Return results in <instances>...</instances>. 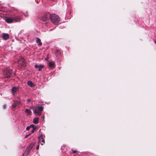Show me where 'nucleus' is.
Returning a JSON list of instances; mask_svg holds the SVG:
<instances>
[{"label": "nucleus", "mask_w": 156, "mask_h": 156, "mask_svg": "<svg viewBox=\"0 0 156 156\" xmlns=\"http://www.w3.org/2000/svg\"><path fill=\"white\" fill-rule=\"evenodd\" d=\"M49 18L51 22L55 24H57L60 21V18L55 14H51L49 16Z\"/></svg>", "instance_id": "1"}, {"label": "nucleus", "mask_w": 156, "mask_h": 156, "mask_svg": "<svg viewBox=\"0 0 156 156\" xmlns=\"http://www.w3.org/2000/svg\"><path fill=\"white\" fill-rule=\"evenodd\" d=\"M3 72L4 77L7 78H9L13 75L12 70L9 69H5Z\"/></svg>", "instance_id": "2"}, {"label": "nucleus", "mask_w": 156, "mask_h": 156, "mask_svg": "<svg viewBox=\"0 0 156 156\" xmlns=\"http://www.w3.org/2000/svg\"><path fill=\"white\" fill-rule=\"evenodd\" d=\"M43 109V107L41 106L38 107H35L34 111V114L36 116H40L41 114Z\"/></svg>", "instance_id": "3"}, {"label": "nucleus", "mask_w": 156, "mask_h": 156, "mask_svg": "<svg viewBox=\"0 0 156 156\" xmlns=\"http://www.w3.org/2000/svg\"><path fill=\"white\" fill-rule=\"evenodd\" d=\"M18 66L21 68L24 67L26 66V62L24 59L21 57H20L18 60Z\"/></svg>", "instance_id": "4"}, {"label": "nucleus", "mask_w": 156, "mask_h": 156, "mask_svg": "<svg viewBox=\"0 0 156 156\" xmlns=\"http://www.w3.org/2000/svg\"><path fill=\"white\" fill-rule=\"evenodd\" d=\"M39 142L41 143V145H43L45 143L44 140L43 139V135H40L38 137Z\"/></svg>", "instance_id": "5"}, {"label": "nucleus", "mask_w": 156, "mask_h": 156, "mask_svg": "<svg viewBox=\"0 0 156 156\" xmlns=\"http://www.w3.org/2000/svg\"><path fill=\"white\" fill-rule=\"evenodd\" d=\"M13 23L20 22L22 19V17L20 16H17L13 17Z\"/></svg>", "instance_id": "6"}, {"label": "nucleus", "mask_w": 156, "mask_h": 156, "mask_svg": "<svg viewBox=\"0 0 156 156\" xmlns=\"http://www.w3.org/2000/svg\"><path fill=\"white\" fill-rule=\"evenodd\" d=\"M5 21L8 23H13V17H9L6 18Z\"/></svg>", "instance_id": "7"}, {"label": "nucleus", "mask_w": 156, "mask_h": 156, "mask_svg": "<svg viewBox=\"0 0 156 156\" xmlns=\"http://www.w3.org/2000/svg\"><path fill=\"white\" fill-rule=\"evenodd\" d=\"M19 89V87H12V91L13 94H14L16 92L18 91Z\"/></svg>", "instance_id": "8"}, {"label": "nucleus", "mask_w": 156, "mask_h": 156, "mask_svg": "<svg viewBox=\"0 0 156 156\" xmlns=\"http://www.w3.org/2000/svg\"><path fill=\"white\" fill-rule=\"evenodd\" d=\"M34 144H31L29 147L27 148L26 151L25 152V153L28 154V153L30 152Z\"/></svg>", "instance_id": "9"}, {"label": "nucleus", "mask_w": 156, "mask_h": 156, "mask_svg": "<svg viewBox=\"0 0 156 156\" xmlns=\"http://www.w3.org/2000/svg\"><path fill=\"white\" fill-rule=\"evenodd\" d=\"M34 144H31L29 147L27 148L26 151L25 152V153L28 154V153L30 152Z\"/></svg>", "instance_id": "10"}, {"label": "nucleus", "mask_w": 156, "mask_h": 156, "mask_svg": "<svg viewBox=\"0 0 156 156\" xmlns=\"http://www.w3.org/2000/svg\"><path fill=\"white\" fill-rule=\"evenodd\" d=\"M2 37L4 40H6L9 38V35L7 34L3 33L2 34Z\"/></svg>", "instance_id": "11"}, {"label": "nucleus", "mask_w": 156, "mask_h": 156, "mask_svg": "<svg viewBox=\"0 0 156 156\" xmlns=\"http://www.w3.org/2000/svg\"><path fill=\"white\" fill-rule=\"evenodd\" d=\"M34 67L36 69L38 68V70L39 71H41V69L44 67V65H35Z\"/></svg>", "instance_id": "12"}, {"label": "nucleus", "mask_w": 156, "mask_h": 156, "mask_svg": "<svg viewBox=\"0 0 156 156\" xmlns=\"http://www.w3.org/2000/svg\"><path fill=\"white\" fill-rule=\"evenodd\" d=\"M48 18L45 15L42 16L41 18V20L44 22L48 20Z\"/></svg>", "instance_id": "13"}, {"label": "nucleus", "mask_w": 156, "mask_h": 156, "mask_svg": "<svg viewBox=\"0 0 156 156\" xmlns=\"http://www.w3.org/2000/svg\"><path fill=\"white\" fill-rule=\"evenodd\" d=\"M27 83L29 86L31 87H34L35 86V84L31 81H28Z\"/></svg>", "instance_id": "14"}, {"label": "nucleus", "mask_w": 156, "mask_h": 156, "mask_svg": "<svg viewBox=\"0 0 156 156\" xmlns=\"http://www.w3.org/2000/svg\"><path fill=\"white\" fill-rule=\"evenodd\" d=\"M36 43H38V45L39 46H41L42 45V43L41 42L40 39L38 38H37Z\"/></svg>", "instance_id": "15"}, {"label": "nucleus", "mask_w": 156, "mask_h": 156, "mask_svg": "<svg viewBox=\"0 0 156 156\" xmlns=\"http://www.w3.org/2000/svg\"><path fill=\"white\" fill-rule=\"evenodd\" d=\"M39 121V118L38 117L34 118L33 119V122L35 124H37Z\"/></svg>", "instance_id": "16"}, {"label": "nucleus", "mask_w": 156, "mask_h": 156, "mask_svg": "<svg viewBox=\"0 0 156 156\" xmlns=\"http://www.w3.org/2000/svg\"><path fill=\"white\" fill-rule=\"evenodd\" d=\"M16 101H14V103L12 105V109H14L17 105H18L17 104H16Z\"/></svg>", "instance_id": "17"}, {"label": "nucleus", "mask_w": 156, "mask_h": 156, "mask_svg": "<svg viewBox=\"0 0 156 156\" xmlns=\"http://www.w3.org/2000/svg\"><path fill=\"white\" fill-rule=\"evenodd\" d=\"M55 63L53 62H50L49 63V66L50 67H52L54 66Z\"/></svg>", "instance_id": "18"}, {"label": "nucleus", "mask_w": 156, "mask_h": 156, "mask_svg": "<svg viewBox=\"0 0 156 156\" xmlns=\"http://www.w3.org/2000/svg\"><path fill=\"white\" fill-rule=\"evenodd\" d=\"M14 101H16V104H17L18 105L19 104L21 105V104L20 101L18 98H17V100Z\"/></svg>", "instance_id": "19"}, {"label": "nucleus", "mask_w": 156, "mask_h": 156, "mask_svg": "<svg viewBox=\"0 0 156 156\" xmlns=\"http://www.w3.org/2000/svg\"><path fill=\"white\" fill-rule=\"evenodd\" d=\"M25 112L27 113L28 115H29L31 113V111L28 109H26Z\"/></svg>", "instance_id": "20"}, {"label": "nucleus", "mask_w": 156, "mask_h": 156, "mask_svg": "<svg viewBox=\"0 0 156 156\" xmlns=\"http://www.w3.org/2000/svg\"><path fill=\"white\" fill-rule=\"evenodd\" d=\"M36 127L34 128L31 131V133H34V131H35V130H36Z\"/></svg>", "instance_id": "21"}, {"label": "nucleus", "mask_w": 156, "mask_h": 156, "mask_svg": "<svg viewBox=\"0 0 156 156\" xmlns=\"http://www.w3.org/2000/svg\"><path fill=\"white\" fill-rule=\"evenodd\" d=\"M31 135V133H29L25 137V138H26Z\"/></svg>", "instance_id": "22"}, {"label": "nucleus", "mask_w": 156, "mask_h": 156, "mask_svg": "<svg viewBox=\"0 0 156 156\" xmlns=\"http://www.w3.org/2000/svg\"><path fill=\"white\" fill-rule=\"evenodd\" d=\"M30 128V127L29 126H28L26 127V129L27 130H29Z\"/></svg>", "instance_id": "23"}, {"label": "nucleus", "mask_w": 156, "mask_h": 156, "mask_svg": "<svg viewBox=\"0 0 156 156\" xmlns=\"http://www.w3.org/2000/svg\"><path fill=\"white\" fill-rule=\"evenodd\" d=\"M6 105H3V108L4 109H5L6 107Z\"/></svg>", "instance_id": "24"}, {"label": "nucleus", "mask_w": 156, "mask_h": 156, "mask_svg": "<svg viewBox=\"0 0 156 156\" xmlns=\"http://www.w3.org/2000/svg\"><path fill=\"white\" fill-rule=\"evenodd\" d=\"M31 100L30 99H28L27 100V102L29 103L30 101Z\"/></svg>", "instance_id": "25"}, {"label": "nucleus", "mask_w": 156, "mask_h": 156, "mask_svg": "<svg viewBox=\"0 0 156 156\" xmlns=\"http://www.w3.org/2000/svg\"><path fill=\"white\" fill-rule=\"evenodd\" d=\"M30 127H33V128H34V125H30Z\"/></svg>", "instance_id": "26"}, {"label": "nucleus", "mask_w": 156, "mask_h": 156, "mask_svg": "<svg viewBox=\"0 0 156 156\" xmlns=\"http://www.w3.org/2000/svg\"><path fill=\"white\" fill-rule=\"evenodd\" d=\"M39 148V145L38 144L36 147V149L37 150H38V149Z\"/></svg>", "instance_id": "27"}, {"label": "nucleus", "mask_w": 156, "mask_h": 156, "mask_svg": "<svg viewBox=\"0 0 156 156\" xmlns=\"http://www.w3.org/2000/svg\"><path fill=\"white\" fill-rule=\"evenodd\" d=\"M76 152V151H73V153H74Z\"/></svg>", "instance_id": "28"}, {"label": "nucleus", "mask_w": 156, "mask_h": 156, "mask_svg": "<svg viewBox=\"0 0 156 156\" xmlns=\"http://www.w3.org/2000/svg\"><path fill=\"white\" fill-rule=\"evenodd\" d=\"M42 119L43 120H44V116H43L42 117Z\"/></svg>", "instance_id": "29"}, {"label": "nucleus", "mask_w": 156, "mask_h": 156, "mask_svg": "<svg viewBox=\"0 0 156 156\" xmlns=\"http://www.w3.org/2000/svg\"><path fill=\"white\" fill-rule=\"evenodd\" d=\"M154 43H155V44H156V41H154Z\"/></svg>", "instance_id": "30"}, {"label": "nucleus", "mask_w": 156, "mask_h": 156, "mask_svg": "<svg viewBox=\"0 0 156 156\" xmlns=\"http://www.w3.org/2000/svg\"><path fill=\"white\" fill-rule=\"evenodd\" d=\"M25 16H27V15H25Z\"/></svg>", "instance_id": "31"}]
</instances>
